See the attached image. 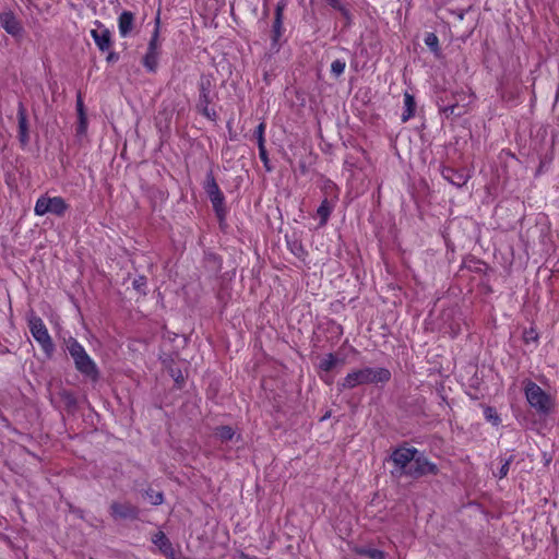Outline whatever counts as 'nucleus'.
<instances>
[{
  "instance_id": "obj_1",
  "label": "nucleus",
  "mask_w": 559,
  "mask_h": 559,
  "mask_svg": "<svg viewBox=\"0 0 559 559\" xmlns=\"http://www.w3.org/2000/svg\"><path fill=\"white\" fill-rule=\"evenodd\" d=\"M391 379V372L383 367H365L354 369L338 382L340 390H350L365 384L385 383Z\"/></svg>"
},
{
  "instance_id": "obj_2",
  "label": "nucleus",
  "mask_w": 559,
  "mask_h": 559,
  "mask_svg": "<svg viewBox=\"0 0 559 559\" xmlns=\"http://www.w3.org/2000/svg\"><path fill=\"white\" fill-rule=\"evenodd\" d=\"M67 350L74 360L75 368L85 377L96 379L98 370L94 360L86 353L84 347L73 337H69L66 343Z\"/></svg>"
},
{
  "instance_id": "obj_3",
  "label": "nucleus",
  "mask_w": 559,
  "mask_h": 559,
  "mask_svg": "<svg viewBox=\"0 0 559 559\" xmlns=\"http://www.w3.org/2000/svg\"><path fill=\"white\" fill-rule=\"evenodd\" d=\"M525 397L532 408L540 415H547L554 407V401L539 385L528 381L524 388Z\"/></svg>"
},
{
  "instance_id": "obj_4",
  "label": "nucleus",
  "mask_w": 559,
  "mask_h": 559,
  "mask_svg": "<svg viewBox=\"0 0 559 559\" xmlns=\"http://www.w3.org/2000/svg\"><path fill=\"white\" fill-rule=\"evenodd\" d=\"M27 323H28V328L32 333V336L39 344L43 352L47 356H51L55 350V346H53L52 340L49 335V332H48L46 325L44 324V321L35 314H29L28 319H27Z\"/></svg>"
},
{
  "instance_id": "obj_5",
  "label": "nucleus",
  "mask_w": 559,
  "mask_h": 559,
  "mask_svg": "<svg viewBox=\"0 0 559 559\" xmlns=\"http://www.w3.org/2000/svg\"><path fill=\"white\" fill-rule=\"evenodd\" d=\"M68 210V204L61 197L41 195L37 199L34 213L37 216H44L48 213L61 216Z\"/></svg>"
},
{
  "instance_id": "obj_6",
  "label": "nucleus",
  "mask_w": 559,
  "mask_h": 559,
  "mask_svg": "<svg viewBox=\"0 0 559 559\" xmlns=\"http://www.w3.org/2000/svg\"><path fill=\"white\" fill-rule=\"evenodd\" d=\"M436 472V465L428 462L423 455H419L418 453L414 456L411 466L406 469V475L418 477L425 474H435Z\"/></svg>"
},
{
  "instance_id": "obj_7",
  "label": "nucleus",
  "mask_w": 559,
  "mask_h": 559,
  "mask_svg": "<svg viewBox=\"0 0 559 559\" xmlns=\"http://www.w3.org/2000/svg\"><path fill=\"white\" fill-rule=\"evenodd\" d=\"M418 454L416 449L400 448L392 453V461L396 467L401 469V473L406 474V469L411 466V463L415 455Z\"/></svg>"
},
{
  "instance_id": "obj_8",
  "label": "nucleus",
  "mask_w": 559,
  "mask_h": 559,
  "mask_svg": "<svg viewBox=\"0 0 559 559\" xmlns=\"http://www.w3.org/2000/svg\"><path fill=\"white\" fill-rule=\"evenodd\" d=\"M204 189L210 197L214 209L219 211L224 204V195L212 174L207 175Z\"/></svg>"
},
{
  "instance_id": "obj_9",
  "label": "nucleus",
  "mask_w": 559,
  "mask_h": 559,
  "mask_svg": "<svg viewBox=\"0 0 559 559\" xmlns=\"http://www.w3.org/2000/svg\"><path fill=\"white\" fill-rule=\"evenodd\" d=\"M0 23L1 26L5 29V32L14 37H21L23 33V27L20 21L15 17V15L10 12H1L0 13Z\"/></svg>"
},
{
  "instance_id": "obj_10",
  "label": "nucleus",
  "mask_w": 559,
  "mask_h": 559,
  "mask_svg": "<svg viewBox=\"0 0 559 559\" xmlns=\"http://www.w3.org/2000/svg\"><path fill=\"white\" fill-rule=\"evenodd\" d=\"M91 35L99 50L107 51L110 48L111 34L106 27L99 25L97 28L91 31Z\"/></svg>"
},
{
  "instance_id": "obj_11",
  "label": "nucleus",
  "mask_w": 559,
  "mask_h": 559,
  "mask_svg": "<svg viewBox=\"0 0 559 559\" xmlns=\"http://www.w3.org/2000/svg\"><path fill=\"white\" fill-rule=\"evenodd\" d=\"M134 23V15L130 11H123L118 17V29L121 37H127L132 28Z\"/></svg>"
},
{
  "instance_id": "obj_12",
  "label": "nucleus",
  "mask_w": 559,
  "mask_h": 559,
  "mask_svg": "<svg viewBox=\"0 0 559 559\" xmlns=\"http://www.w3.org/2000/svg\"><path fill=\"white\" fill-rule=\"evenodd\" d=\"M443 177L448 179L452 185L456 187L464 186L469 179V175L464 171H455L451 168H448L443 171Z\"/></svg>"
},
{
  "instance_id": "obj_13",
  "label": "nucleus",
  "mask_w": 559,
  "mask_h": 559,
  "mask_svg": "<svg viewBox=\"0 0 559 559\" xmlns=\"http://www.w3.org/2000/svg\"><path fill=\"white\" fill-rule=\"evenodd\" d=\"M160 51L159 50H146L145 56L143 57V66L146 70L150 72H154L157 69L158 66V59H159Z\"/></svg>"
},
{
  "instance_id": "obj_14",
  "label": "nucleus",
  "mask_w": 559,
  "mask_h": 559,
  "mask_svg": "<svg viewBox=\"0 0 559 559\" xmlns=\"http://www.w3.org/2000/svg\"><path fill=\"white\" fill-rule=\"evenodd\" d=\"M415 99L409 93L404 94V110L402 114V121L409 120L415 114Z\"/></svg>"
},
{
  "instance_id": "obj_15",
  "label": "nucleus",
  "mask_w": 559,
  "mask_h": 559,
  "mask_svg": "<svg viewBox=\"0 0 559 559\" xmlns=\"http://www.w3.org/2000/svg\"><path fill=\"white\" fill-rule=\"evenodd\" d=\"M19 119V136L20 141L23 144H26L28 141V128H27V120L23 108H20L17 114Z\"/></svg>"
},
{
  "instance_id": "obj_16",
  "label": "nucleus",
  "mask_w": 559,
  "mask_h": 559,
  "mask_svg": "<svg viewBox=\"0 0 559 559\" xmlns=\"http://www.w3.org/2000/svg\"><path fill=\"white\" fill-rule=\"evenodd\" d=\"M283 29V5L278 4L275 10V21L273 25L274 37L273 40L276 43L282 36Z\"/></svg>"
},
{
  "instance_id": "obj_17",
  "label": "nucleus",
  "mask_w": 559,
  "mask_h": 559,
  "mask_svg": "<svg viewBox=\"0 0 559 559\" xmlns=\"http://www.w3.org/2000/svg\"><path fill=\"white\" fill-rule=\"evenodd\" d=\"M111 513L115 518H129L134 515V509L128 504L114 503Z\"/></svg>"
},
{
  "instance_id": "obj_18",
  "label": "nucleus",
  "mask_w": 559,
  "mask_h": 559,
  "mask_svg": "<svg viewBox=\"0 0 559 559\" xmlns=\"http://www.w3.org/2000/svg\"><path fill=\"white\" fill-rule=\"evenodd\" d=\"M160 40H159V15L156 17V26L154 28V32L152 34V37L148 41L147 49L150 50H159L160 51Z\"/></svg>"
},
{
  "instance_id": "obj_19",
  "label": "nucleus",
  "mask_w": 559,
  "mask_h": 559,
  "mask_svg": "<svg viewBox=\"0 0 559 559\" xmlns=\"http://www.w3.org/2000/svg\"><path fill=\"white\" fill-rule=\"evenodd\" d=\"M331 212L332 206L330 205L328 200H323L317 211L318 215L321 217V225H324L328 222Z\"/></svg>"
},
{
  "instance_id": "obj_20",
  "label": "nucleus",
  "mask_w": 559,
  "mask_h": 559,
  "mask_svg": "<svg viewBox=\"0 0 559 559\" xmlns=\"http://www.w3.org/2000/svg\"><path fill=\"white\" fill-rule=\"evenodd\" d=\"M424 41L431 51H433L437 56L439 55V39L435 33H428L425 36Z\"/></svg>"
},
{
  "instance_id": "obj_21",
  "label": "nucleus",
  "mask_w": 559,
  "mask_h": 559,
  "mask_svg": "<svg viewBox=\"0 0 559 559\" xmlns=\"http://www.w3.org/2000/svg\"><path fill=\"white\" fill-rule=\"evenodd\" d=\"M336 362L337 358L333 354H328L321 359L319 367L323 371H330L334 368Z\"/></svg>"
},
{
  "instance_id": "obj_22",
  "label": "nucleus",
  "mask_w": 559,
  "mask_h": 559,
  "mask_svg": "<svg viewBox=\"0 0 559 559\" xmlns=\"http://www.w3.org/2000/svg\"><path fill=\"white\" fill-rule=\"evenodd\" d=\"M153 543L164 552H167L170 548L167 537L162 532H158L154 535Z\"/></svg>"
},
{
  "instance_id": "obj_23",
  "label": "nucleus",
  "mask_w": 559,
  "mask_h": 559,
  "mask_svg": "<svg viewBox=\"0 0 559 559\" xmlns=\"http://www.w3.org/2000/svg\"><path fill=\"white\" fill-rule=\"evenodd\" d=\"M358 554L367 556L370 559H384V552L374 548H361Z\"/></svg>"
},
{
  "instance_id": "obj_24",
  "label": "nucleus",
  "mask_w": 559,
  "mask_h": 559,
  "mask_svg": "<svg viewBox=\"0 0 559 559\" xmlns=\"http://www.w3.org/2000/svg\"><path fill=\"white\" fill-rule=\"evenodd\" d=\"M346 68V62L342 59H336L331 64V72L334 76H340L344 73Z\"/></svg>"
},
{
  "instance_id": "obj_25",
  "label": "nucleus",
  "mask_w": 559,
  "mask_h": 559,
  "mask_svg": "<svg viewBox=\"0 0 559 559\" xmlns=\"http://www.w3.org/2000/svg\"><path fill=\"white\" fill-rule=\"evenodd\" d=\"M200 90H201V102L205 105L209 104V93H210V81L207 79H202L200 83Z\"/></svg>"
},
{
  "instance_id": "obj_26",
  "label": "nucleus",
  "mask_w": 559,
  "mask_h": 559,
  "mask_svg": "<svg viewBox=\"0 0 559 559\" xmlns=\"http://www.w3.org/2000/svg\"><path fill=\"white\" fill-rule=\"evenodd\" d=\"M217 436L223 440V441H227V440H230L234 435H235V431L233 430L231 427H228V426H222L217 429Z\"/></svg>"
},
{
  "instance_id": "obj_27",
  "label": "nucleus",
  "mask_w": 559,
  "mask_h": 559,
  "mask_svg": "<svg viewBox=\"0 0 559 559\" xmlns=\"http://www.w3.org/2000/svg\"><path fill=\"white\" fill-rule=\"evenodd\" d=\"M79 122L76 127V133L78 135H84L87 131V117L86 114H82L81 116H78Z\"/></svg>"
},
{
  "instance_id": "obj_28",
  "label": "nucleus",
  "mask_w": 559,
  "mask_h": 559,
  "mask_svg": "<svg viewBox=\"0 0 559 559\" xmlns=\"http://www.w3.org/2000/svg\"><path fill=\"white\" fill-rule=\"evenodd\" d=\"M146 496L154 506H158L163 502V493L159 491L151 490L146 492Z\"/></svg>"
},
{
  "instance_id": "obj_29",
  "label": "nucleus",
  "mask_w": 559,
  "mask_h": 559,
  "mask_svg": "<svg viewBox=\"0 0 559 559\" xmlns=\"http://www.w3.org/2000/svg\"><path fill=\"white\" fill-rule=\"evenodd\" d=\"M484 413H485V417L489 421H492L493 425L500 424V418L492 408L487 407Z\"/></svg>"
},
{
  "instance_id": "obj_30",
  "label": "nucleus",
  "mask_w": 559,
  "mask_h": 559,
  "mask_svg": "<svg viewBox=\"0 0 559 559\" xmlns=\"http://www.w3.org/2000/svg\"><path fill=\"white\" fill-rule=\"evenodd\" d=\"M259 155H260V158L261 160L264 163V166L270 169L267 167V163H269V158H267V154H266V150H265V146L263 143H259Z\"/></svg>"
},
{
  "instance_id": "obj_31",
  "label": "nucleus",
  "mask_w": 559,
  "mask_h": 559,
  "mask_svg": "<svg viewBox=\"0 0 559 559\" xmlns=\"http://www.w3.org/2000/svg\"><path fill=\"white\" fill-rule=\"evenodd\" d=\"M264 130H265V124L263 122L257 127L255 134L258 138V144L259 143L264 144Z\"/></svg>"
},
{
  "instance_id": "obj_32",
  "label": "nucleus",
  "mask_w": 559,
  "mask_h": 559,
  "mask_svg": "<svg viewBox=\"0 0 559 559\" xmlns=\"http://www.w3.org/2000/svg\"><path fill=\"white\" fill-rule=\"evenodd\" d=\"M537 340V334L536 332L532 329L530 331H525L524 333V341L526 343H528L530 341H536Z\"/></svg>"
},
{
  "instance_id": "obj_33",
  "label": "nucleus",
  "mask_w": 559,
  "mask_h": 559,
  "mask_svg": "<svg viewBox=\"0 0 559 559\" xmlns=\"http://www.w3.org/2000/svg\"><path fill=\"white\" fill-rule=\"evenodd\" d=\"M509 465H510V461H509V460H507V461L502 464V466H501V467H500V469H499V474H498L499 478H503V477H506V476H507L508 471H509Z\"/></svg>"
},
{
  "instance_id": "obj_34",
  "label": "nucleus",
  "mask_w": 559,
  "mask_h": 559,
  "mask_svg": "<svg viewBox=\"0 0 559 559\" xmlns=\"http://www.w3.org/2000/svg\"><path fill=\"white\" fill-rule=\"evenodd\" d=\"M76 111H78V116L85 114L84 104H83V99H82L81 95H79L78 99H76Z\"/></svg>"
},
{
  "instance_id": "obj_35",
  "label": "nucleus",
  "mask_w": 559,
  "mask_h": 559,
  "mask_svg": "<svg viewBox=\"0 0 559 559\" xmlns=\"http://www.w3.org/2000/svg\"><path fill=\"white\" fill-rule=\"evenodd\" d=\"M239 559H259V558H257L254 556H249V555H246V554H241L239 556Z\"/></svg>"
},
{
  "instance_id": "obj_36",
  "label": "nucleus",
  "mask_w": 559,
  "mask_h": 559,
  "mask_svg": "<svg viewBox=\"0 0 559 559\" xmlns=\"http://www.w3.org/2000/svg\"><path fill=\"white\" fill-rule=\"evenodd\" d=\"M133 284H134V286H135L136 288H139V287H140V285H143V278L135 280Z\"/></svg>"
},
{
  "instance_id": "obj_37",
  "label": "nucleus",
  "mask_w": 559,
  "mask_h": 559,
  "mask_svg": "<svg viewBox=\"0 0 559 559\" xmlns=\"http://www.w3.org/2000/svg\"><path fill=\"white\" fill-rule=\"evenodd\" d=\"M449 109H450L451 114L455 112V106H451Z\"/></svg>"
},
{
  "instance_id": "obj_38",
  "label": "nucleus",
  "mask_w": 559,
  "mask_h": 559,
  "mask_svg": "<svg viewBox=\"0 0 559 559\" xmlns=\"http://www.w3.org/2000/svg\"><path fill=\"white\" fill-rule=\"evenodd\" d=\"M114 58H115L114 53H110V55L108 56V60H114Z\"/></svg>"
}]
</instances>
